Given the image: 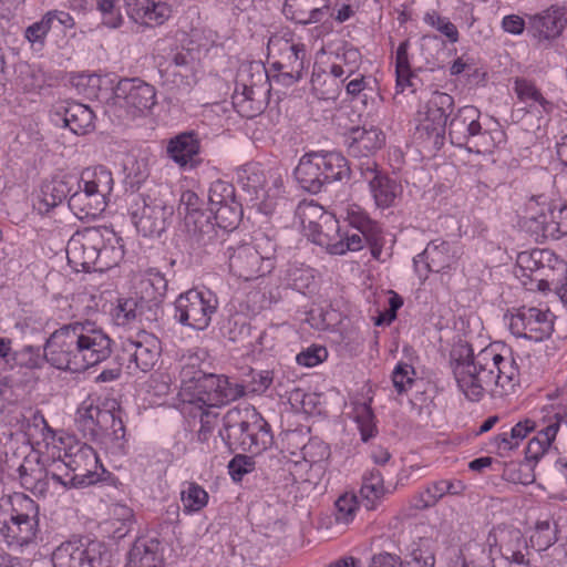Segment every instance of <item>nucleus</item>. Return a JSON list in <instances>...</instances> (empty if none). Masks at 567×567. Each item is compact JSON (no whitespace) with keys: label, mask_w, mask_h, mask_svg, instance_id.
<instances>
[{"label":"nucleus","mask_w":567,"mask_h":567,"mask_svg":"<svg viewBox=\"0 0 567 567\" xmlns=\"http://www.w3.org/2000/svg\"><path fill=\"white\" fill-rule=\"evenodd\" d=\"M453 374L458 389L472 402L485 394L502 396L514 391L518 383V368L512 358H505L492 347L474 354L467 346L453 350Z\"/></svg>","instance_id":"obj_1"},{"label":"nucleus","mask_w":567,"mask_h":567,"mask_svg":"<svg viewBox=\"0 0 567 567\" xmlns=\"http://www.w3.org/2000/svg\"><path fill=\"white\" fill-rule=\"evenodd\" d=\"M66 257L76 271L103 272L123 259L122 238L107 227L76 230L68 241Z\"/></svg>","instance_id":"obj_2"},{"label":"nucleus","mask_w":567,"mask_h":567,"mask_svg":"<svg viewBox=\"0 0 567 567\" xmlns=\"http://www.w3.org/2000/svg\"><path fill=\"white\" fill-rule=\"evenodd\" d=\"M219 435L230 450L259 453L271 441L268 423L255 410L230 409L223 417Z\"/></svg>","instance_id":"obj_3"},{"label":"nucleus","mask_w":567,"mask_h":567,"mask_svg":"<svg viewBox=\"0 0 567 567\" xmlns=\"http://www.w3.org/2000/svg\"><path fill=\"white\" fill-rule=\"evenodd\" d=\"M113 185L112 173L106 167H87L76 178L68 205L79 219H94L104 212Z\"/></svg>","instance_id":"obj_4"},{"label":"nucleus","mask_w":567,"mask_h":567,"mask_svg":"<svg viewBox=\"0 0 567 567\" xmlns=\"http://www.w3.org/2000/svg\"><path fill=\"white\" fill-rule=\"evenodd\" d=\"M156 104L155 87L137 78L122 79L113 87L105 105V114L113 121H132L144 115Z\"/></svg>","instance_id":"obj_5"},{"label":"nucleus","mask_w":567,"mask_h":567,"mask_svg":"<svg viewBox=\"0 0 567 567\" xmlns=\"http://www.w3.org/2000/svg\"><path fill=\"white\" fill-rule=\"evenodd\" d=\"M84 336L81 321L56 329L44 344L47 362L60 370L72 372L86 370Z\"/></svg>","instance_id":"obj_6"},{"label":"nucleus","mask_w":567,"mask_h":567,"mask_svg":"<svg viewBox=\"0 0 567 567\" xmlns=\"http://www.w3.org/2000/svg\"><path fill=\"white\" fill-rule=\"evenodd\" d=\"M522 227L536 241L567 235V205L555 204L545 195L532 196L526 203Z\"/></svg>","instance_id":"obj_7"},{"label":"nucleus","mask_w":567,"mask_h":567,"mask_svg":"<svg viewBox=\"0 0 567 567\" xmlns=\"http://www.w3.org/2000/svg\"><path fill=\"white\" fill-rule=\"evenodd\" d=\"M53 465L51 477L64 487L91 485L100 478L99 470L102 468L93 447L81 442L70 445L63 458Z\"/></svg>","instance_id":"obj_8"},{"label":"nucleus","mask_w":567,"mask_h":567,"mask_svg":"<svg viewBox=\"0 0 567 567\" xmlns=\"http://www.w3.org/2000/svg\"><path fill=\"white\" fill-rule=\"evenodd\" d=\"M167 189L154 186L146 193H132L130 199V214L136 229L145 237L159 236L173 215V207L168 206L164 196Z\"/></svg>","instance_id":"obj_9"},{"label":"nucleus","mask_w":567,"mask_h":567,"mask_svg":"<svg viewBox=\"0 0 567 567\" xmlns=\"http://www.w3.org/2000/svg\"><path fill=\"white\" fill-rule=\"evenodd\" d=\"M230 272L244 280H252L274 269L275 243L267 236L256 237L252 243L229 247Z\"/></svg>","instance_id":"obj_10"},{"label":"nucleus","mask_w":567,"mask_h":567,"mask_svg":"<svg viewBox=\"0 0 567 567\" xmlns=\"http://www.w3.org/2000/svg\"><path fill=\"white\" fill-rule=\"evenodd\" d=\"M481 112L472 105L461 107L449 125L451 143L478 154L492 152L495 140L480 123Z\"/></svg>","instance_id":"obj_11"},{"label":"nucleus","mask_w":567,"mask_h":567,"mask_svg":"<svg viewBox=\"0 0 567 567\" xmlns=\"http://www.w3.org/2000/svg\"><path fill=\"white\" fill-rule=\"evenodd\" d=\"M39 527V505L24 494L12 497L9 520L0 526V533L9 546L22 547L34 540Z\"/></svg>","instance_id":"obj_12"},{"label":"nucleus","mask_w":567,"mask_h":567,"mask_svg":"<svg viewBox=\"0 0 567 567\" xmlns=\"http://www.w3.org/2000/svg\"><path fill=\"white\" fill-rule=\"evenodd\" d=\"M174 306V318L181 324L205 330L217 310L218 300L210 291L189 289L176 298Z\"/></svg>","instance_id":"obj_13"},{"label":"nucleus","mask_w":567,"mask_h":567,"mask_svg":"<svg viewBox=\"0 0 567 567\" xmlns=\"http://www.w3.org/2000/svg\"><path fill=\"white\" fill-rule=\"evenodd\" d=\"M188 392L196 406L217 408L244 396L245 386L231 383L225 375L206 372Z\"/></svg>","instance_id":"obj_14"},{"label":"nucleus","mask_w":567,"mask_h":567,"mask_svg":"<svg viewBox=\"0 0 567 567\" xmlns=\"http://www.w3.org/2000/svg\"><path fill=\"white\" fill-rule=\"evenodd\" d=\"M107 549L99 540L62 543L52 554L53 567H106Z\"/></svg>","instance_id":"obj_15"},{"label":"nucleus","mask_w":567,"mask_h":567,"mask_svg":"<svg viewBox=\"0 0 567 567\" xmlns=\"http://www.w3.org/2000/svg\"><path fill=\"white\" fill-rule=\"evenodd\" d=\"M270 54H278V60L271 66L277 74L272 76L277 82L291 85L301 79L305 70L306 48L301 43H293L281 37H271L268 42Z\"/></svg>","instance_id":"obj_16"},{"label":"nucleus","mask_w":567,"mask_h":567,"mask_svg":"<svg viewBox=\"0 0 567 567\" xmlns=\"http://www.w3.org/2000/svg\"><path fill=\"white\" fill-rule=\"evenodd\" d=\"M454 106L453 97L443 92H434L426 103L423 117L416 131L420 137L426 136L434 145L443 143L446 121Z\"/></svg>","instance_id":"obj_17"},{"label":"nucleus","mask_w":567,"mask_h":567,"mask_svg":"<svg viewBox=\"0 0 567 567\" xmlns=\"http://www.w3.org/2000/svg\"><path fill=\"white\" fill-rule=\"evenodd\" d=\"M513 334L533 341H543L554 330V316L549 310L534 307H522L509 319Z\"/></svg>","instance_id":"obj_18"},{"label":"nucleus","mask_w":567,"mask_h":567,"mask_svg":"<svg viewBox=\"0 0 567 567\" xmlns=\"http://www.w3.org/2000/svg\"><path fill=\"white\" fill-rule=\"evenodd\" d=\"M124 352L128 355L127 369L130 373H146L157 363L161 348L154 336L142 333L136 339L125 341Z\"/></svg>","instance_id":"obj_19"},{"label":"nucleus","mask_w":567,"mask_h":567,"mask_svg":"<svg viewBox=\"0 0 567 567\" xmlns=\"http://www.w3.org/2000/svg\"><path fill=\"white\" fill-rule=\"evenodd\" d=\"M359 169L368 182L374 203L380 208H388L394 204L401 187L393 179L377 171V163L372 159L361 162Z\"/></svg>","instance_id":"obj_20"},{"label":"nucleus","mask_w":567,"mask_h":567,"mask_svg":"<svg viewBox=\"0 0 567 567\" xmlns=\"http://www.w3.org/2000/svg\"><path fill=\"white\" fill-rule=\"evenodd\" d=\"M333 230H327L321 223L307 236L331 255H343L347 251L361 250L362 239L358 235H347L340 231L339 221L334 218Z\"/></svg>","instance_id":"obj_21"},{"label":"nucleus","mask_w":567,"mask_h":567,"mask_svg":"<svg viewBox=\"0 0 567 567\" xmlns=\"http://www.w3.org/2000/svg\"><path fill=\"white\" fill-rule=\"evenodd\" d=\"M166 153L179 168H195L202 162L200 142L194 132H183L172 137L167 143Z\"/></svg>","instance_id":"obj_22"},{"label":"nucleus","mask_w":567,"mask_h":567,"mask_svg":"<svg viewBox=\"0 0 567 567\" xmlns=\"http://www.w3.org/2000/svg\"><path fill=\"white\" fill-rule=\"evenodd\" d=\"M458 256L456 246L447 241L433 240L413 259L414 268L419 271V264H424L425 270L440 272L455 265Z\"/></svg>","instance_id":"obj_23"},{"label":"nucleus","mask_w":567,"mask_h":567,"mask_svg":"<svg viewBox=\"0 0 567 567\" xmlns=\"http://www.w3.org/2000/svg\"><path fill=\"white\" fill-rule=\"evenodd\" d=\"M530 30L539 40L558 38L567 25V8L551 6L529 19Z\"/></svg>","instance_id":"obj_24"},{"label":"nucleus","mask_w":567,"mask_h":567,"mask_svg":"<svg viewBox=\"0 0 567 567\" xmlns=\"http://www.w3.org/2000/svg\"><path fill=\"white\" fill-rule=\"evenodd\" d=\"M83 332L84 336V357L86 369L90 367L96 365L112 354V340L111 338L103 331L102 328L97 327L95 323L91 321H84Z\"/></svg>","instance_id":"obj_25"},{"label":"nucleus","mask_w":567,"mask_h":567,"mask_svg":"<svg viewBox=\"0 0 567 567\" xmlns=\"http://www.w3.org/2000/svg\"><path fill=\"white\" fill-rule=\"evenodd\" d=\"M284 13L298 23L309 24L332 17L329 0H286Z\"/></svg>","instance_id":"obj_26"},{"label":"nucleus","mask_w":567,"mask_h":567,"mask_svg":"<svg viewBox=\"0 0 567 567\" xmlns=\"http://www.w3.org/2000/svg\"><path fill=\"white\" fill-rule=\"evenodd\" d=\"M52 120L55 124L68 127L72 133L83 135L93 128L94 113L84 104L70 102L58 109Z\"/></svg>","instance_id":"obj_27"},{"label":"nucleus","mask_w":567,"mask_h":567,"mask_svg":"<svg viewBox=\"0 0 567 567\" xmlns=\"http://www.w3.org/2000/svg\"><path fill=\"white\" fill-rule=\"evenodd\" d=\"M109 420H111L109 410L100 409L92 399L87 398L79 405L74 422L84 437L97 439L101 436V426L106 425Z\"/></svg>","instance_id":"obj_28"},{"label":"nucleus","mask_w":567,"mask_h":567,"mask_svg":"<svg viewBox=\"0 0 567 567\" xmlns=\"http://www.w3.org/2000/svg\"><path fill=\"white\" fill-rule=\"evenodd\" d=\"M348 153L352 157H365L380 150L384 143L383 133L375 127L369 130L364 127H352L346 140Z\"/></svg>","instance_id":"obj_29"},{"label":"nucleus","mask_w":567,"mask_h":567,"mask_svg":"<svg viewBox=\"0 0 567 567\" xmlns=\"http://www.w3.org/2000/svg\"><path fill=\"white\" fill-rule=\"evenodd\" d=\"M76 177L66 175L44 183L41 187L38 209L40 213H49L52 208L69 198L75 188Z\"/></svg>","instance_id":"obj_30"},{"label":"nucleus","mask_w":567,"mask_h":567,"mask_svg":"<svg viewBox=\"0 0 567 567\" xmlns=\"http://www.w3.org/2000/svg\"><path fill=\"white\" fill-rule=\"evenodd\" d=\"M131 567H163L159 542L155 538H137L128 554Z\"/></svg>","instance_id":"obj_31"},{"label":"nucleus","mask_w":567,"mask_h":567,"mask_svg":"<svg viewBox=\"0 0 567 567\" xmlns=\"http://www.w3.org/2000/svg\"><path fill=\"white\" fill-rule=\"evenodd\" d=\"M184 226L188 236L198 246H206L216 236L215 223L204 212H189L184 217Z\"/></svg>","instance_id":"obj_32"},{"label":"nucleus","mask_w":567,"mask_h":567,"mask_svg":"<svg viewBox=\"0 0 567 567\" xmlns=\"http://www.w3.org/2000/svg\"><path fill=\"white\" fill-rule=\"evenodd\" d=\"M321 174L320 164L317 162V153L302 156L295 169V177L299 185L313 194L323 188Z\"/></svg>","instance_id":"obj_33"},{"label":"nucleus","mask_w":567,"mask_h":567,"mask_svg":"<svg viewBox=\"0 0 567 567\" xmlns=\"http://www.w3.org/2000/svg\"><path fill=\"white\" fill-rule=\"evenodd\" d=\"M317 162L320 164L323 187L350 176L349 163L340 153H317Z\"/></svg>","instance_id":"obj_34"},{"label":"nucleus","mask_w":567,"mask_h":567,"mask_svg":"<svg viewBox=\"0 0 567 567\" xmlns=\"http://www.w3.org/2000/svg\"><path fill=\"white\" fill-rule=\"evenodd\" d=\"M297 216L300 220L306 236L321 223L327 230H333L334 216L315 203H301L297 208Z\"/></svg>","instance_id":"obj_35"},{"label":"nucleus","mask_w":567,"mask_h":567,"mask_svg":"<svg viewBox=\"0 0 567 567\" xmlns=\"http://www.w3.org/2000/svg\"><path fill=\"white\" fill-rule=\"evenodd\" d=\"M237 183L251 196V199L265 197L266 175L258 164L248 163L238 168Z\"/></svg>","instance_id":"obj_36"},{"label":"nucleus","mask_w":567,"mask_h":567,"mask_svg":"<svg viewBox=\"0 0 567 567\" xmlns=\"http://www.w3.org/2000/svg\"><path fill=\"white\" fill-rule=\"evenodd\" d=\"M559 426L560 416L555 414L554 420L528 442L525 451L528 461L537 462L547 452L559 431Z\"/></svg>","instance_id":"obj_37"},{"label":"nucleus","mask_w":567,"mask_h":567,"mask_svg":"<svg viewBox=\"0 0 567 567\" xmlns=\"http://www.w3.org/2000/svg\"><path fill=\"white\" fill-rule=\"evenodd\" d=\"M138 291L144 305H158L166 295L167 280L162 274L150 271L140 280Z\"/></svg>","instance_id":"obj_38"},{"label":"nucleus","mask_w":567,"mask_h":567,"mask_svg":"<svg viewBox=\"0 0 567 567\" xmlns=\"http://www.w3.org/2000/svg\"><path fill=\"white\" fill-rule=\"evenodd\" d=\"M349 224L352 229L343 234L358 235L362 239L361 249L365 244H369L372 246V254L375 256L374 246L378 241L379 226L362 213H352L349 215Z\"/></svg>","instance_id":"obj_39"},{"label":"nucleus","mask_w":567,"mask_h":567,"mask_svg":"<svg viewBox=\"0 0 567 567\" xmlns=\"http://www.w3.org/2000/svg\"><path fill=\"white\" fill-rule=\"evenodd\" d=\"M209 210L214 215L215 226L224 230L235 229L243 216L241 206L237 200L209 208Z\"/></svg>","instance_id":"obj_40"},{"label":"nucleus","mask_w":567,"mask_h":567,"mask_svg":"<svg viewBox=\"0 0 567 567\" xmlns=\"http://www.w3.org/2000/svg\"><path fill=\"white\" fill-rule=\"evenodd\" d=\"M289 286L306 295L312 292L317 287L315 271L305 265H292L287 270Z\"/></svg>","instance_id":"obj_41"},{"label":"nucleus","mask_w":567,"mask_h":567,"mask_svg":"<svg viewBox=\"0 0 567 567\" xmlns=\"http://www.w3.org/2000/svg\"><path fill=\"white\" fill-rule=\"evenodd\" d=\"M256 94L255 87L246 84L241 85V91L239 87L236 89L233 104L237 107L238 113L246 117H252L261 111L262 102L256 99Z\"/></svg>","instance_id":"obj_42"},{"label":"nucleus","mask_w":567,"mask_h":567,"mask_svg":"<svg viewBox=\"0 0 567 567\" xmlns=\"http://www.w3.org/2000/svg\"><path fill=\"white\" fill-rule=\"evenodd\" d=\"M205 355L206 352L200 351V353L194 352L183 357V365L179 375L186 391H189L192 385L206 373L200 364Z\"/></svg>","instance_id":"obj_43"},{"label":"nucleus","mask_w":567,"mask_h":567,"mask_svg":"<svg viewBox=\"0 0 567 567\" xmlns=\"http://www.w3.org/2000/svg\"><path fill=\"white\" fill-rule=\"evenodd\" d=\"M384 494L383 477L379 470H372L363 476L360 495L365 501V507L372 509L377 499Z\"/></svg>","instance_id":"obj_44"},{"label":"nucleus","mask_w":567,"mask_h":567,"mask_svg":"<svg viewBox=\"0 0 567 567\" xmlns=\"http://www.w3.org/2000/svg\"><path fill=\"white\" fill-rule=\"evenodd\" d=\"M409 45L408 40L403 41L398 47L395 53L396 87L401 91H404L406 86H414L408 54Z\"/></svg>","instance_id":"obj_45"},{"label":"nucleus","mask_w":567,"mask_h":567,"mask_svg":"<svg viewBox=\"0 0 567 567\" xmlns=\"http://www.w3.org/2000/svg\"><path fill=\"white\" fill-rule=\"evenodd\" d=\"M124 182L131 188L140 187L150 175L147 161L145 158L127 157L124 163Z\"/></svg>","instance_id":"obj_46"},{"label":"nucleus","mask_w":567,"mask_h":567,"mask_svg":"<svg viewBox=\"0 0 567 567\" xmlns=\"http://www.w3.org/2000/svg\"><path fill=\"white\" fill-rule=\"evenodd\" d=\"M181 498L185 512H199L208 503V493L198 484L188 483L182 491Z\"/></svg>","instance_id":"obj_47"},{"label":"nucleus","mask_w":567,"mask_h":567,"mask_svg":"<svg viewBox=\"0 0 567 567\" xmlns=\"http://www.w3.org/2000/svg\"><path fill=\"white\" fill-rule=\"evenodd\" d=\"M556 524L551 526L548 520L538 522L535 532L530 536V544L537 550H546L557 540Z\"/></svg>","instance_id":"obj_48"},{"label":"nucleus","mask_w":567,"mask_h":567,"mask_svg":"<svg viewBox=\"0 0 567 567\" xmlns=\"http://www.w3.org/2000/svg\"><path fill=\"white\" fill-rule=\"evenodd\" d=\"M442 480L432 483L423 492L415 495L412 499V506L417 509H426L434 506L443 496H445Z\"/></svg>","instance_id":"obj_49"},{"label":"nucleus","mask_w":567,"mask_h":567,"mask_svg":"<svg viewBox=\"0 0 567 567\" xmlns=\"http://www.w3.org/2000/svg\"><path fill=\"white\" fill-rule=\"evenodd\" d=\"M44 361H47L44 352L41 353L40 348H34L32 346H25L21 350L12 353L13 364L27 367L29 369L41 368Z\"/></svg>","instance_id":"obj_50"},{"label":"nucleus","mask_w":567,"mask_h":567,"mask_svg":"<svg viewBox=\"0 0 567 567\" xmlns=\"http://www.w3.org/2000/svg\"><path fill=\"white\" fill-rule=\"evenodd\" d=\"M336 522L338 524L348 525L355 516L358 509V501L354 494L346 493L336 501Z\"/></svg>","instance_id":"obj_51"},{"label":"nucleus","mask_w":567,"mask_h":567,"mask_svg":"<svg viewBox=\"0 0 567 567\" xmlns=\"http://www.w3.org/2000/svg\"><path fill=\"white\" fill-rule=\"evenodd\" d=\"M196 408L198 409V414L194 412V417L198 416L200 423L197 436L200 442H206L218 424V413L214 410L215 408L203 405H197Z\"/></svg>","instance_id":"obj_52"},{"label":"nucleus","mask_w":567,"mask_h":567,"mask_svg":"<svg viewBox=\"0 0 567 567\" xmlns=\"http://www.w3.org/2000/svg\"><path fill=\"white\" fill-rule=\"evenodd\" d=\"M233 200H236V198L235 188L231 184L220 179L212 183L208 190L209 208H214Z\"/></svg>","instance_id":"obj_53"},{"label":"nucleus","mask_w":567,"mask_h":567,"mask_svg":"<svg viewBox=\"0 0 567 567\" xmlns=\"http://www.w3.org/2000/svg\"><path fill=\"white\" fill-rule=\"evenodd\" d=\"M117 0H96V9L102 14V23L111 29L123 24V16L116 7Z\"/></svg>","instance_id":"obj_54"},{"label":"nucleus","mask_w":567,"mask_h":567,"mask_svg":"<svg viewBox=\"0 0 567 567\" xmlns=\"http://www.w3.org/2000/svg\"><path fill=\"white\" fill-rule=\"evenodd\" d=\"M415 370L408 363H399L392 372V383L399 394L405 393L415 382Z\"/></svg>","instance_id":"obj_55"},{"label":"nucleus","mask_w":567,"mask_h":567,"mask_svg":"<svg viewBox=\"0 0 567 567\" xmlns=\"http://www.w3.org/2000/svg\"><path fill=\"white\" fill-rule=\"evenodd\" d=\"M144 303L134 298H130L121 302L116 310V320L120 324H128L138 320L142 316Z\"/></svg>","instance_id":"obj_56"},{"label":"nucleus","mask_w":567,"mask_h":567,"mask_svg":"<svg viewBox=\"0 0 567 567\" xmlns=\"http://www.w3.org/2000/svg\"><path fill=\"white\" fill-rule=\"evenodd\" d=\"M113 522L114 524L116 522L121 523V526L114 529V535L117 538H123L130 533L134 524V513L126 505L116 504L113 507Z\"/></svg>","instance_id":"obj_57"},{"label":"nucleus","mask_w":567,"mask_h":567,"mask_svg":"<svg viewBox=\"0 0 567 567\" xmlns=\"http://www.w3.org/2000/svg\"><path fill=\"white\" fill-rule=\"evenodd\" d=\"M52 17L53 16H43V18L31 24L25 30V38L32 45H40V48L44 44V39L48 32L52 28Z\"/></svg>","instance_id":"obj_58"},{"label":"nucleus","mask_w":567,"mask_h":567,"mask_svg":"<svg viewBox=\"0 0 567 567\" xmlns=\"http://www.w3.org/2000/svg\"><path fill=\"white\" fill-rule=\"evenodd\" d=\"M424 21L444 34L452 43L458 41V31L456 27L446 18L433 13H426Z\"/></svg>","instance_id":"obj_59"},{"label":"nucleus","mask_w":567,"mask_h":567,"mask_svg":"<svg viewBox=\"0 0 567 567\" xmlns=\"http://www.w3.org/2000/svg\"><path fill=\"white\" fill-rule=\"evenodd\" d=\"M355 420L361 433V439L363 442H368L371 437L374 436L375 425L373 423V413L371 409L363 404L357 410Z\"/></svg>","instance_id":"obj_60"},{"label":"nucleus","mask_w":567,"mask_h":567,"mask_svg":"<svg viewBox=\"0 0 567 567\" xmlns=\"http://www.w3.org/2000/svg\"><path fill=\"white\" fill-rule=\"evenodd\" d=\"M171 7L165 2H154L151 0L148 10L141 23L143 24H163L171 16Z\"/></svg>","instance_id":"obj_61"},{"label":"nucleus","mask_w":567,"mask_h":567,"mask_svg":"<svg viewBox=\"0 0 567 567\" xmlns=\"http://www.w3.org/2000/svg\"><path fill=\"white\" fill-rule=\"evenodd\" d=\"M19 472L22 485L40 494L47 492L50 481H53L51 477L53 471L45 472L43 477H34L31 474H28L24 466H21Z\"/></svg>","instance_id":"obj_62"},{"label":"nucleus","mask_w":567,"mask_h":567,"mask_svg":"<svg viewBox=\"0 0 567 567\" xmlns=\"http://www.w3.org/2000/svg\"><path fill=\"white\" fill-rule=\"evenodd\" d=\"M327 357L328 352L326 348L319 346H311L307 348L305 351H301L296 357V360L300 365L312 368L324 361Z\"/></svg>","instance_id":"obj_63"},{"label":"nucleus","mask_w":567,"mask_h":567,"mask_svg":"<svg viewBox=\"0 0 567 567\" xmlns=\"http://www.w3.org/2000/svg\"><path fill=\"white\" fill-rule=\"evenodd\" d=\"M435 557L430 550L414 549L411 558L403 563V567H434Z\"/></svg>","instance_id":"obj_64"}]
</instances>
